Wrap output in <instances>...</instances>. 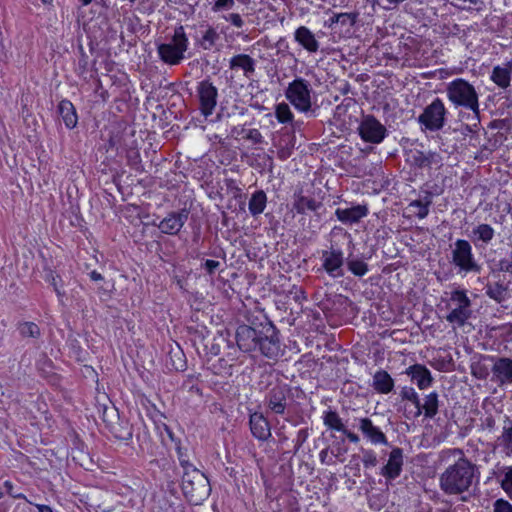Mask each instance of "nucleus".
I'll use <instances>...</instances> for the list:
<instances>
[{
    "instance_id": "0eeeda50",
    "label": "nucleus",
    "mask_w": 512,
    "mask_h": 512,
    "mask_svg": "<svg viewBox=\"0 0 512 512\" xmlns=\"http://www.w3.org/2000/svg\"><path fill=\"white\" fill-rule=\"evenodd\" d=\"M447 109L440 98H435L418 116L417 121L423 132H437L446 123Z\"/></svg>"
},
{
    "instance_id": "473e14b6",
    "label": "nucleus",
    "mask_w": 512,
    "mask_h": 512,
    "mask_svg": "<svg viewBox=\"0 0 512 512\" xmlns=\"http://www.w3.org/2000/svg\"><path fill=\"white\" fill-rule=\"evenodd\" d=\"M219 39L220 35L217 30L210 25H206V29L203 31L202 36L199 39H196V44L203 50H211Z\"/></svg>"
},
{
    "instance_id": "72a5a7b5",
    "label": "nucleus",
    "mask_w": 512,
    "mask_h": 512,
    "mask_svg": "<svg viewBox=\"0 0 512 512\" xmlns=\"http://www.w3.org/2000/svg\"><path fill=\"white\" fill-rule=\"evenodd\" d=\"M432 203V196L430 193H426L423 199L414 200L409 204L410 208H414L415 215L419 219H424L429 214V206Z\"/></svg>"
},
{
    "instance_id": "a211bd4d",
    "label": "nucleus",
    "mask_w": 512,
    "mask_h": 512,
    "mask_svg": "<svg viewBox=\"0 0 512 512\" xmlns=\"http://www.w3.org/2000/svg\"><path fill=\"white\" fill-rule=\"evenodd\" d=\"M260 333L261 329L249 325L243 324L238 326L235 334L238 348L245 353L257 351Z\"/></svg>"
},
{
    "instance_id": "2eb2a0df",
    "label": "nucleus",
    "mask_w": 512,
    "mask_h": 512,
    "mask_svg": "<svg viewBox=\"0 0 512 512\" xmlns=\"http://www.w3.org/2000/svg\"><path fill=\"white\" fill-rule=\"evenodd\" d=\"M197 94L201 113L205 117L212 115L217 105L218 89L210 79H204L197 85Z\"/></svg>"
},
{
    "instance_id": "79ce46f5",
    "label": "nucleus",
    "mask_w": 512,
    "mask_h": 512,
    "mask_svg": "<svg viewBox=\"0 0 512 512\" xmlns=\"http://www.w3.org/2000/svg\"><path fill=\"white\" fill-rule=\"evenodd\" d=\"M501 438L507 445V448H512V419L508 416H504Z\"/></svg>"
},
{
    "instance_id": "69168bd1",
    "label": "nucleus",
    "mask_w": 512,
    "mask_h": 512,
    "mask_svg": "<svg viewBox=\"0 0 512 512\" xmlns=\"http://www.w3.org/2000/svg\"><path fill=\"white\" fill-rule=\"evenodd\" d=\"M84 454V450L78 449V450H72V458L73 460H76L77 458H80V456Z\"/></svg>"
},
{
    "instance_id": "37998d69",
    "label": "nucleus",
    "mask_w": 512,
    "mask_h": 512,
    "mask_svg": "<svg viewBox=\"0 0 512 512\" xmlns=\"http://www.w3.org/2000/svg\"><path fill=\"white\" fill-rule=\"evenodd\" d=\"M502 489L507 493V495L512 500V468H507L501 477L500 480Z\"/></svg>"
},
{
    "instance_id": "a19ab883",
    "label": "nucleus",
    "mask_w": 512,
    "mask_h": 512,
    "mask_svg": "<svg viewBox=\"0 0 512 512\" xmlns=\"http://www.w3.org/2000/svg\"><path fill=\"white\" fill-rule=\"evenodd\" d=\"M358 12H350V13H338L336 17V21H339L341 26H345L348 28L353 27L358 19Z\"/></svg>"
},
{
    "instance_id": "6ab92c4d",
    "label": "nucleus",
    "mask_w": 512,
    "mask_h": 512,
    "mask_svg": "<svg viewBox=\"0 0 512 512\" xmlns=\"http://www.w3.org/2000/svg\"><path fill=\"white\" fill-rule=\"evenodd\" d=\"M405 374H407L413 382L416 383L420 390L427 389L433 383L431 371L422 364H414L409 366Z\"/></svg>"
},
{
    "instance_id": "052dcab7",
    "label": "nucleus",
    "mask_w": 512,
    "mask_h": 512,
    "mask_svg": "<svg viewBox=\"0 0 512 512\" xmlns=\"http://www.w3.org/2000/svg\"><path fill=\"white\" fill-rule=\"evenodd\" d=\"M408 402L414 406V411H417V408H421L422 401L417 392L408 400Z\"/></svg>"
},
{
    "instance_id": "423d86ee",
    "label": "nucleus",
    "mask_w": 512,
    "mask_h": 512,
    "mask_svg": "<svg viewBox=\"0 0 512 512\" xmlns=\"http://www.w3.org/2000/svg\"><path fill=\"white\" fill-rule=\"evenodd\" d=\"M267 412L288 420L292 416L291 389L288 385H275L265 395Z\"/></svg>"
},
{
    "instance_id": "603ef678",
    "label": "nucleus",
    "mask_w": 512,
    "mask_h": 512,
    "mask_svg": "<svg viewBox=\"0 0 512 512\" xmlns=\"http://www.w3.org/2000/svg\"><path fill=\"white\" fill-rule=\"evenodd\" d=\"M202 267L206 270L209 275L215 273V271L220 267V262L216 260H206L202 263Z\"/></svg>"
},
{
    "instance_id": "864d4df0",
    "label": "nucleus",
    "mask_w": 512,
    "mask_h": 512,
    "mask_svg": "<svg viewBox=\"0 0 512 512\" xmlns=\"http://www.w3.org/2000/svg\"><path fill=\"white\" fill-rule=\"evenodd\" d=\"M4 487L6 489V493L11 496L12 498H15V499H25L26 500V496L22 493H17L14 491V487H13V484L10 482V481H5L4 482Z\"/></svg>"
},
{
    "instance_id": "39448f33",
    "label": "nucleus",
    "mask_w": 512,
    "mask_h": 512,
    "mask_svg": "<svg viewBox=\"0 0 512 512\" xmlns=\"http://www.w3.org/2000/svg\"><path fill=\"white\" fill-rule=\"evenodd\" d=\"M451 263L458 268L459 273L478 274L482 266L476 260L471 243L465 239H457L451 250Z\"/></svg>"
},
{
    "instance_id": "ddd939ff",
    "label": "nucleus",
    "mask_w": 512,
    "mask_h": 512,
    "mask_svg": "<svg viewBox=\"0 0 512 512\" xmlns=\"http://www.w3.org/2000/svg\"><path fill=\"white\" fill-rule=\"evenodd\" d=\"M481 359L492 363L491 381L499 386L512 383V359L509 357H499L492 355H481Z\"/></svg>"
},
{
    "instance_id": "6e6d98bb",
    "label": "nucleus",
    "mask_w": 512,
    "mask_h": 512,
    "mask_svg": "<svg viewBox=\"0 0 512 512\" xmlns=\"http://www.w3.org/2000/svg\"><path fill=\"white\" fill-rule=\"evenodd\" d=\"M308 430L307 429H300L297 433V437L295 439V447L294 448H300L305 441L308 438Z\"/></svg>"
},
{
    "instance_id": "13d9d810",
    "label": "nucleus",
    "mask_w": 512,
    "mask_h": 512,
    "mask_svg": "<svg viewBox=\"0 0 512 512\" xmlns=\"http://www.w3.org/2000/svg\"><path fill=\"white\" fill-rule=\"evenodd\" d=\"M482 426L489 431L493 430L496 427V421L493 416L489 415L485 417L482 421Z\"/></svg>"
},
{
    "instance_id": "9d476101",
    "label": "nucleus",
    "mask_w": 512,
    "mask_h": 512,
    "mask_svg": "<svg viewBox=\"0 0 512 512\" xmlns=\"http://www.w3.org/2000/svg\"><path fill=\"white\" fill-rule=\"evenodd\" d=\"M450 302L454 304V308L446 316V320L458 327L464 326L472 315L471 300L466 291L461 289L452 291Z\"/></svg>"
},
{
    "instance_id": "774afa93",
    "label": "nucleus",
    "mask_w": 512,
    "mask_h": 512,
    "mask_svg": "<svg viewBox=\"0 0 512 512\" xmlns=\"http://www.w3.org/2000/svg\"><path fill=\"white\" fill-rule=\"evenodd\" d=\"M210 351H211V354H213V355H218V354H219V352H220V348H219V346L212 345V347H211V350H210Z\"/></svg>"
},
{
    "instance_id": "e433bc0d",
    "label": "nucleus",
    "mask_w": 512,
    "mask_h": 512,
    "mask_svg": "<svg viewBox=\"0 0 512 512\" xmlns=\"http://www.w3.org/2000/svg\"><path fill=\"white\" fill-rule=\"evenodd\" d=\"M18 331L24 338H39L41 335L39 326L34 322H23L18 325Z\"/></svg>"
},
{
    "instance_id": "f704fd0d",
    "label": "nucleus",
    "mask_w": 512,
    "mask_h": 512,
    "mask_svg": "<svg viewBox=\"0 0 512 512\" xmlns=\"http://www.w3.org/2000/svg\"><path fill=\"white\" fill-rule=\"evenodd\" d=\"M486 295L496 301L497 303H501L505 300L507 287L501 282H495L493 284H487L485 287Z\"/></svg>"
},
{
    "instance_id": "de8ad7c7",
    "label": "nucleus",
    "mask_w": 512,
    "mask_h": 512,
    "mask_svg": "<svg viewBox=\"0 0 512 512\" xmlns=\"http://www.w3.org/2000/svg\"><path fill=\"white\" fill-rule=\"evenodd\" d=\"M58 279H59V280H61V279L59 278V276H55V275H54V273H53V271H52V270H49V271L46 273L45 280H46L47 282H49V283L53 286V288H54V290H55V292H56L57 296H58V297H62V296L64 295V293H63V292H61V290L59 289V286H58Z\"/></svg>"
},
{
    "instance_id": "393cba45",
    "label": "nucleus",
    "mask_w": 512,
    "mask_h": 512,
    "mask_svg": "<svg viewBox=\"0 0 512 512\" xmlns=\"http://www.w3.org/2000/svg\"><path fill=\"white\" fill-rule=\"evenodd\" d=\"M402 465V450H391L388 462L382 469V475L387 479H395L400 475Z\"/></svg>"
},
{
    "instance_id": "4be33fe9",
    "label": "nucleus",
    "mask_w": 512,
    "mask_h": 512,
    "mask_svg": "<svg viewBox=\"0 0 512 512\" xmlns=\"http://www.w3.org/2000/svg\"><path fill=\"white\" fill-rule=\"evenodd\" d=\"M439 395L436 391L426 394L421 402V408H417V411H413L414 417H419L422 414L425 418L433 419L439 409Z\"/></svg>"
},
{
    "instance_id": "a878e982",
    "label": "nucleus",
    "mask_w": 512,
    "mask_h": 512,
    "mask_svg": "<svg viewBox=\"0 0 512 512\" xmlns=\"http://www.w3.org/2000/svg\"><path fill=\"white\" fill-rule=\"evenodd\" d=\"M469 236L476 247L488 245L495 236V230L491 225L482 223L475 226Z\"/></svg>"
},
{
    "instance_id": "aec40b11",
    "label": "nucleus",
    "mask_w": 512,
    "mask_h": 512,
    "mask_svg": "<svg viewBox=\"0 0 512 512\" xmlns=\"http://www.w3.org/2000/svg\"><path fill=\"white\" fill-rule=\"evenodd\" d=\"M368 207L366 205H355L350 208H337L335 215L339 221L344 224H353L359 222L368 215Z\"/></svg>"
},
{
    "instance_id": "c756f323",
    "label": "nucleus",
    "mask_w": 512,
    "mask_h": 512,
    "mask_svg": "<svg viewBox=\"0 0 512 512\" xmlns=\"http://www.w3.org/2000/svg\"><path fill=\"white\" fill-rule=\"evenodd\" d=\"M512 66L508 63L507 67L495 66L492 70L490 79L501 89H507L511 82Z\"/></svg>"
},
{
    "instance_id": "bb28decb",
    "label": "nucleus",
    "mask_w": 512,
    "mask_h": 512,
    "mask_svg": "<svg viewBox=\"0 0 512 512\" xmlns=\"http://www.w3.org/2000/svg\"><path fill=\"white\" fill-rule=\"evenodd\" d=\"M58 113L61 116L66 128L73 129L77 126L78 116L71 101L62 100L58 105Z\"/></svg>"
},
{
    "instance_id": "c85d7f7f",
    "label": "nucleus",
    "mask_w": 512,
    "mask_h": 512,
    "mask_svg": "<svg viewBox=\"0 0 512 512\" xmlns=\"http://www.w3.org/2000/svg\"><path fill=\"white\" fill-rule=\"evenodd\" d=\"M372 387L381 394H388L394 389V380L385 370H378L373 375Z\"/></svg>"
},
{
    "instance_id": "5701e85b",
    "label": "nucleus",
    "mask_w": 512,
    "mask_h": 512,
    "mask_svg": "<svg viewBox=\"0 0 512 512\" xmlns=\"http://www.w3.org/2000/svg\"><path fill=\"white\" fill-rule=\"evenodd\" d=\"M231 70H242L246 78H251L256 70V60L248 54H237L229 60Z\"/></svg>"
},
{
    "instance_id": "49530a36",
    "label": "nucleus",
    "mask_w": 512,
    "mask_h": 512,
    "mask_svg": "<svg viewBox=\"0 0 512 512\" xmlns=\"http://www.w3.org/2000/svg\"><path fill=\"white\" fill-rule=\"evenodd\" d=\"M235 0H216L212 6L213 12H219L223 10H229L233 8Z\"/></svg>"
},
{
    "instance_id": "cd10ccee",
    "label": "nucleus",
    "mask_w": 512,
    "mask_h": 512,
    "mask_svg": "<svg viewBox=\"0 0 512 512\" xmlns=\"http://www.w3.org/2000/svg\"><path fill=\"white\" fill-rule=\"evenodd\" d=\"M411 164L417 168L431 167L432 164H437L440 160V156L436 152L429 151L424 153L419 150L411 151L409 158Z\"/></svg>"
},
{
    "instance_id": "58836bf2",
    "label": "nucleus",
    "mask_w": 512,
    "mask_h": 512,
    "mask_svg": "<svg viewBox=\"0 0 512 512\" xmlns=\"http://www.w3.org/2000/svg\"><path fill=\"white\" fill-rule=\"evenodd\" d=\"M470 368L472 376L479 380H486L490 374L489 368L481 361L473 362Z\"/></svg>"
},
{
    "instance_id": "7c9ffc66",
    "label": "nucleus",
    "mask_w": 512,
    "mask_h": 512,
    "mask_svg": "<svg viewBox=\"0 0 512 512\" xmlns=\"http://www.w3.org/2000/svg\"><path fill=\"white\" fill-rule=\"evenodd\" d=\"M293 206L298 214H305L307 211H318L323 206V204L320 201L315 200L314 198H310L303 195H297L295 196Z\"/></svg>"
},
{
    "instance_id": "b1692460",
    "label": "nucleus",
    "mask_w": 512,
    "mask_h": 512,
    "mask_svg": "<svg viewBox=\"0 0 512 512\" xmlns=\"http://www.w3.org/2000/svg\"><path fill=\"white\" fill-rule=\"evenodd\" d=\"M294 39L309 53H316L319 49L318 40L314 33L306 26H300L295 30Z\"/></svg>"
},
{
    "instance_id": "4c0bfd02",
    "label": "nucleus",
    "mask_w": 512,
    "mask_h": 512,
    "mask_svg": "<svg viewBox=\"0 0 512 512\" xmlns=\"http://www.w3.org/2000/svg\"><path fill=\"white\" fill-rule=\"evenodd\" d=\"M275 116L280 123H288L293 119V114L286 103L276 105Z\"/></svg>"
},
{
    "instance_id": "5fc2aeb1",
    "label": "nucleus",
    "mask_w": 512,
    "mask_h": 512,
    "mask_svg": "<svg viewBox=\"0 0 512 512\" xmlns=\"http://www.w3.org/2000/svg\"><path fill=\"white\" fill-rule=\"evenodd\" d=\"M496 267H497L498 271H501V272H511V270H512V259H507V258L501 259V260L498 261Z\"/></svg>"
},
{
    "instance_id": "0e129e2a",
    "label": "nucleus",
    "mask_w": 512,
    "mask_h": 512,
    "mask_svg": "<svg viewBox=\"0 0 512 512\" xmlns=\"http://www.w3.org/2000/svg\"><path fill=\"white\" fill-rule=\"evenodd\" d=\"M38 512H53L52 508L48 505H36Z\"/></svg>"
},
{
    "instance_id": "bf43d9fd",
    "label": "nucleus",
    "mask_w": 512,
    "mask_h": 512,
    "mask_svg": "<svg viewBox=\"0 0 512 512\" xmlns=\"http://www.w3.org/2000/svg\"><path fill=\"white\" fill-rule=\"evenodd\" d=\"M408 402L414 406V411H417V408H421L422 401L417 392L408 400Z\"/></svg>"
},
{
    "instance_id": "6e6552de",
    "label": "nucleus",
    "mask_w": 512,
    "mask_h": 512,
    "mask_svg": "<svg viewBox=\"0 0 512 512\" xmlns=\"http://www.w3.org/2000/svg\"><path fill=\"white\" fill-rule=\"evenodd\" d=\"M210 484L203 473L197 469L191 472L186 471L182 477V491L192 502H198L207 497L210 493Z\"/></svg>"
},
{
    "instance_id": "f3484780",
    "label": "nucleus",
    "mask_w": 512,
    "mask_h": 512,
    "mask_svg": "<svg viewBox=\"0 0 512 512\" xmlns=\"http://www.w3.org/2000/svg\"><path fill=\"white\" fill-rule=\"evenodd\" d=\"M189 217V210L182 208L178 211L169 212L159 224L158 229L167 235H177Z\"/></svg>"
},
{
    "instance_id": "4d7b16f0",
    "label": "nucleus",
    "mask_w": 512,
    "mask_h": 512,
    "mask_svg": "<svg viewBox=\"0 0 512 512\" xmlns=\"http://www.w3.org/2000/svg\"><path fill=\"white\" fill-rule=\"evenodd\" d=\"M416 393L413 387L404 386L400 391V397L402 400L408 401Z\"/></svg>"
},
{
    "instance_id": "3c124183",
    "label": "nucleus",
    "mask_w": 512,
    "mask_h": 512,
    "mask_svg": "<svg viewBox=\"0 0 512 512\" xmlns=\"http://www.w3.org/2000/svg\"><path fill=\"white\" fill-rule=\"evenodd\" d=\"M246 139L252 141L254 144H261L263 142V136L258 129H249L245 136Z\"/></svg>"
},
{
    "instance_id": "9b49d317",
    "label": "nucleus",
    "mask_w": 512,
    "mask_h": 512,
    "mask_svg": "<svg viewBox=\"0 0 512 512\" xmlns=\"http://www.w3.org/2000/svg\"><path fill=\"white\" fill-rule=\"evenodd\" d=\"M257 351L264 357L277 360L284 354L282 348L279 331L273 325H268L261 328L260 337L258 340Z\"/></svg>"
},
{
    "instance_id": "c9c22d12",
    "label": "nucleus",
    "mask_w": 512,
    "mask_h": 512,
    "mask_svg": "<svg viewBox=\"0 0 512 512\" xmlns=\"http://www.w3.org/2000/svg\"><path fill=\"white\" fill-rule=\"evenodd\" d=\"M347 267L348 270L355 276L362 277L364 276L369 268L368 264L361 259L351 257V255L347 258Z\"/></svg>"
},
{
    "instance_id": "680f3d73",
    "label": "nucleus",
    "mask_w": 512,
    "mask_h": 512,
    "mask_svg": "<svg viewBox=\"0 0 512 512\" xmlns=\"http://www.w3.org/2000/svg\"><path fill=\"white\" fill-rule=\"evenodd\" d=\"M89 276H90V279L95 282L102 281L104 279V277L96 270L91 271L89 273Z\"/></svg>"
},
{
    "instance_id": "338daca9",
    "label": "nucleus",
    "mask_w": 512,
    "mask_h": 512,
    "mask_svg": "<svg viewBox=\"0 0 512 512\" xmlns=\"http://www.w3.org/2000/svg\"><path fill=\"white\" fill-rule=\"evenodd\" d=\"M337 14L338 13H333V15L330 17L328 22L329 27H332L333 24H339V21H336Z\"/></svg>"
},
{
    "instance_id": "09e8293b",
    "label": "nucleus",
    "mask_w": 512,
    "mask_h": 512,
    "mask_svg": "<svg viewBox=\"0 0 512 512\" xmlns=\"http://www.w3.org/2000/svg\"><path fill=\"white\" fill-rule=\"evenodd\" d=\"M225 21L230 22L233 26L237 28H242L244 26V20L241 15L238 13H230L228 15L223 16Z\"/></svg>"
},
{
    "instance_id": "e2e57ef3",
    "label": "nucleus",
    "mask_w": 512,
    "mask_h": 512,
    "mask_svg": "<svg viewBox=\"0 0 512 512\" xmlns=\"http://www.w3.org/2000/svg\"><path fill=\"white\" fill-rule=\"evenodd\" d=\"M365 465L367 466H374L376 464V458L372 456L371 454L367 455L365 458Z\"/></svg>"
},
{
    "instance_id": "dca6fc26",
    "label": "nucleus",
    "mask_w": 512,
    "mask_h": 512,
    "mask_svg": "<svg viewBox=\"0 0 512 512\" xmlns=\"http://www.w3.org/2000/svg\"><path fill=\"white\" fill-rule=\"evenodd\" d=\"M322 268L332 278H339L344 275V253L341 249L331 248L322 251Z\"/></svg>"
},
{
    "instance_id": "2f4dec72",
    "label": "nucleus",
    "mask_w": 512,
    "mask_h": 512,
    "mask_svg": "<svg viewBox=\"0 0 512 512\" xmlns=\"http://www.w3.org/2000/svg\"><path fill=\"white\" fill-rule=\"evenodd\" d=\"M267 204V196L263 190L255 191L248 204L249 212L252 216H258L263 213Z\"/></svg>"
},
{
    "instance_id": "4468645a",
    "label": "nucleus",
    "mask_w": 512,
    "mask_h": 512,
    "mask_svg": "<svg viewBox=\"0 0 512 512\" xmlns=\"http://www.w3.org/2000/svg\"><path fill=\"white\" fill-rule=\"evenodd\" d=\"M354 427L361 432L363 439L375 446H386L388 444L386 435L382 428L368 417H361L354 419Z\"/></svg>"
},
{
    "instance_id": "a18cd8bd",
    "label": "nucleus",
    "mask_w": 512,
    "mask_h": 512,
    "mask_svg": "<svg viewBox=\"0 0 512 512\" xmlns=\"http://www.w3.org/2000/svg\"><path fill=\"white\" fill-rule=\"evenodd\" d=\"M337 453H334V450H321L319 457L322 463L331 464L334 462L335 458H338L340 456L341 450H336Z\"/></svg>"
},
{
    "instance_id": "20e7f679",
    "label": "nucleus",
    "mask_w": 512,
    "mask_h": 512,
    "mask_svg": "<svg viewBox=\"0 0 512 512\" xmlns=\"http://www.w3.org/2000/svg\"><path fill=\"white\" fill-rule=\"evenodd\" d=\"M312 92L311 84L307 80L296 78L289 83L285 96L298 111L315 116V110L312 109Z\"/></svg>"
},
{
    "instance_id": "8fccbe9b",
    "label": "nucleus",
    "mask_w": 512,
    "mask_h": 512,
    "mask_svg": "<svg viewBox=\"0 0 512 512\" xmlns=\"http://www.w3.org/2000/svg\"><path fill=\"white\" fill-rule=\"evenodd\" d=\"M468 123L465 125V132L466 133H476L479 130L480 126V113L478 114V122L474 123V120L472 119V113L467 116Z\"/></svg>"
},
{
    "instance_id": "412c9836",
    "label": "nucleus",
    "mask_w": 512,
    "mask_h": 512,
    "mask_svg": "<svg viewBox=\"0 0 512 512\" xmlns=\"http://www.w3.org/2000/svg\"><path fill=\"white\" fill-rule=\"evenodd\" d=\"M250 430L254 437L259 440H266L271 436L268 420L261 412L250 414Z\"/></svg>"
},
{
    "instance_id": "c03bdc74",
    "label": "nucleus",
    "mask_w": 512,
    "mask_h": 512,
    "mask_svg": "<svg viewBox=\"0 0 512 512\" xmlns=\"http://www.w3.org/2000/svg\"><path fill=\"white\" fill-rule=\"evenodd\" d=\"M493 512H512V504L505 499H497L493 503Z\"/></svg>"
},
{
    "instance_id": "ea45409f",
    "label": "nucleus",
    "mask_w": 512,
    "mask_h": 512,
    "mask_svg": "<svg viewBox=\"0 0 512 512\" xmlns=\"http://www.w3.org/2000/svg\"><path fill=\"white\" fill-rule=\"evenodd\" d=\"M127 163L128 165L137 172H142V160L138 150L131 149L127 152Z\"/></svg>"
},
{
    "instance_id": "f257e3e1",
    "label": "nucleus",
    "mask_w": 512,
    "mask_h": 512,
    "mask_svg": "<svg viewBox=\"0 0 512 512\" xmlns=\"http://www.w3.org/2000/svg\"><path fill=\"white\" fill-rule=\"evenodd\" d=\"M475 465L466 459H459L440 476V488L448 495H458L469 490L475 477Z\"/></svg>"
},
{
    "instance_id": "7ed1b4c3",
    "label": "nucleus",
    "mask_w": 512,
    "mask_h": 512,
    "mask_svg": "<svg viewBox=\"0 0 512 512\" xmlns=\"http://www.w3.org/2000/svg\"><path fill=\"white\" fill-rule=\"evenodd\" d=\"M189 40L182 25L174 29L171 41L157 46V52L162 62L174 66L180 64L188 50Z\"/></svg>"
},
{
    "instance_id": "1a4fd4ad",
    "label": "nucleus",
    "mask_w": 512,
    "mask_h": 512,
    "mask_svg": "<svg viewBox=\"0 0 512 512\" xmlns=\"http://www.w3.org/2000/svg\"><path fill=\"white\" fill-rule=\"evenodd\" d=\"M322 419L324 425L330 430L331 437L335 438V445L343 444L346 439L354 445L360 443L359 435L348 430L336 411L331 409L324 411Z\"/></svg>"
},
{
    "instance_id": "f03ea898",
    "label": "nucleus",
    "mask_w": 512,
    "mask_h": 512,
    "mask_svg": "<svg viewBox=\"0 0 512 512\" xmlns=\"http://www.w3.org/2000/svg\"><path fill=\"white\" fill-rule=\"evenodd\" d=\"M448 100L455 108H464L472 112L474 123L478 122L479 95L475 87L463 78H456L446 86Z\"/></svg>"
},
{
    "instance_id": "f8f14e48",
    "label": "nucleus",
    "mask_w": 512,
    "mask_h": 512,
    "mask_svg": "<svg viewBox=\"0 0 512 512\" xmlns=\"http://www.w3.org/2000/svg\"><path fill=\"white\" fill-rule=\"evenodd\" d=\"M357 130L361 139L371 144H380L388 133L386 127L373 115H364Z\"/></svg>"
}]
</instances>
